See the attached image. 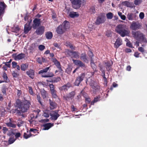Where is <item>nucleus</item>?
<instances>
[{"instance_id": "obj_1", "label": "nucleus", "mask_w": 147, "mask_h": 147, "mask_svg": "<svg viewBox=\"0 0 147 147\" xmlns=\"http://www.w3.org/2000/svg\"><path fill=\"white\" fill-rule=\"evenodd\" d=\"M16 103L18 109L15 110V112L18 115H21L22 113L26 112L29 109L30 103V101L26 100H24L22 102L17 99Z\"/></svg>"}, {"instance_id": "obj_2", "label": "nucleus", "mask_w": 147, "mask_h": 147, "mask_svg": "<svg viewBox=\"0 0 147 147\" xmlns=\"http://www.w3.org/2000/svg\"><path fill=\"white\" fill-rule=\"evenodd\" d=\"M116 32L122 37L129 36L130 32L126 25L119 24L116 27Z\"/></svg>"}, {"instance_id": "obj_3", "label": "nucleus", "mask_w": 147, "mask_h": 147, "mask_svg": "<svg viewBox=\"0 0 147 147\" xmlns=\"http://www.w3.org/2000/svg\"><path fill=\"white\" fill-rule=\"evenodd\" d=\"M132 34L134 37L140 41H144L145 40L144 36L140 32L132 31Z\"/></svg>"}, {"instance_id": "obj_4", "label": "nucleus", "mask_w": 147, "mask_h": 147, "mask_svg": "<svg viewBox=\"0 0 147 147\" xmlns=\"http://www.w3.org/2000/svg\"><path fill=\"white\" fill-rule=\"evenodd\" d=\"M49 69V67H47L45 69L41 70L39 72V74H41L42 77L44 78L51 77L53 76V74L52 73H49L47 75H44L43 74L47 72Z\"/></svg>"}, {"instance_id": "obj_5", "label": "nucleus", "mask_w": 147, "mask_h": 147, "mask_svg": "<svg viewBox=\"0 0 147 147\" xmlns=\"http://www.w3.org/2000/svg\"><path fill=\"white\" fill-rule=\"evenodd\" d=\"M72 3L73 7L75 9L80 8L83 0H70Z\"/></svg>"}, {"instance_id": "obj_6", "label": "nucleus", "mask_w": 147, "mask_h": 147, "mask_svg": "<svg viewBox=\"0 0 147 147\" xmlns=\"http://www.w3.org/2000/svg\"><path fill=\"white\" fill-rule=\"evenodd\" d=\"M141 26H142L140 23L133 22L131 24L130 28L133 30H135L140 28Z\"/></svg>"}, {"instance_id": "obj_7", "label": "nucleus", "mask_w": 147, "mask_h": 147, "mask_svg": "<svg viewBox=\"0 0 147 147\" xmlns=\"http://www.w3.org/2000/svg\"><path fill=\"white\" fill-rule=\"evenodd\" d=\"M106 20V18L105 16H98L96 22V23L97 24H100L103 23Z\"/></svg>"}, {"instance_id": "obj_8", "label": "nucleus", "mask_w": 147, "mask_h": 147, "mask_svg": "<svg viewBox=\"0 0 147 147\" xmlns=\"http://www.w3.org/2000/svg\"><path fill=\"white\" fill-rule=\"evenodd\" d=\"M13 57L16 60L21 59L25 57V55L23 53H20L17 55L16 54H13L12 55Z\"/></svg>"}, {"instance_id": "obj_9", "label": "nucleus", "mask_w": 147, "mask_h": 147, "mask_svg": "<svg viewBox=\"0 0 147 147\" xmlns=\"http://www.w3.org/2000/svg\"><path fill=\"white\" fill-rule=\"evenodd\" d=\"M85 77V74H82L81 76L78 77L76 80L75 84L78 86L80 83L83 80Z\"/></svg>"}, {"instance_id": "obj_10", "label": "nucleus", "mask_w": 147, "mask_h": 147, "mask_svg": "<svg viewBox=\"0 0 147 147\" xmlns=\"http://www.w3.org/2000/svg\"><path fill=\"white\" fill-rule=\"evenodd\" d=\"M56 31L58 34H61L66 31L63 28V25H60L57 28Z\"/></svg>"}, {"instance_id": "obj_11", "label": "nucleus", "mask_w": 147, "mask_h": 147, "mask_svg": "<svg viewBox=\"0 0 147 147\" xmlns=\"http://www.w3.org/2000/svg\"><path fill=\"white\" fill-rule=\"evenodd\" d=\"M127 18L129 20H136L137 16L135 13H129L127 15Z\"/></svg>"}, {"instance_id": "obj_12", "label": "nucleus", "mask_w": 147, "mask_h": 147, "mask_svg": "<svg viewBox=\"0 0 147 147\" xmlns=\"http://www.w3.org/2000/svg\"><path fill=\"white\" fill-rule=\"evenodd\" d=\"M50 116H51V118L52 120H55L59 117V115L57 111H53L50 114Z\"/></svg>"}, {"instance_id": "obj_13", "label": "nucleus", "mask_w": 147, "mask_h": 147, "mask_svg": "<svg viewBox=\"0 0 147 147\" xmlns=\"http://www.w3.org/2000/svg\"><path fill=\"white\" fill-rule=\"evenodd\" d=\"M45 28V27L42 26L39 27L36 29V33L38 35L42 34L44 32Z\"/></svg>"}, {"instance_id": "obj_14", "label": "nucleus", "mask_w": 147, "mask_h": 147, "mask_svg": "<svg viewBox=\"0 0 147 147\" xmlns=\"http://www.w3.org/2000/svg\"><path fill=\"white\" fill-rule=\"evenodd\" d=\"M40 20L39 19H35L33 21L32 27L33 28L35 29L40 24Z\"/></svg>"}, {"instance_id": "obj_15", "label": "nucleus", "mask_w": 147, "mask_h": 147, "mask_svg": "<svg viewBox=\"0 0 147 147\" xmlns=\"http://www.w3.org/2000/svg\"><path fill=\"white\" fill-rule=\"evenodd\" d=\"M72 60L75 65L80 67H85L84 64L81 61L77 60H75L74 59H73Z\"/></svg>"}, {"instance_id": "obj_16", "label": "nucleus", "mask_w": 147, "mask_h": 147, "mask_svg": "<svg viewBox=\"0 0 147 147\" xmlns=\"http://www.w3.org/2000/svg\"><path fill=\"white\" fill-rule=\"evenodd\" d=\"M35 71L34 70L30 69L26 72V74L32 79L34 78Z\"/></svg>"}, {"instance_id": "obj_17", "label": "nucleus", "mask_w": 147, "mask_h": 147, "mask_svg": "<svg viewBox=\"0 0 147 147\" xmlns=\"http://www.w3.org/2000/svg\"><path fill=\"white\" fill-rule=\"evenodd\" d=\"M122 44V40L119 38L116 40L114 44V47L116 48H118Z\"/></svg>"}, {"instance_id": "obj_18", "label": "nucleus", "mask_w": 147, "mask_h": 147, "mask_svg": "<svg viewBox=\"0 0 147 147\" xmlns=\"http://www.w3.org/2000/svg\"><path fill=\"white\" fill-rule=\"evenodd\" d=\"M62 25H63V28L65 31L68 29L70 28L69 23L67 21L65 20L64 21Z\"/></svg>"}, {"instance_id": "obj_19", "label": "nucleus", "mask_w": 147, "mask_h": 147, "mask_svg": "<svg viewBox=\"0 0 147 147\" xmlns=\"http://www.w3.org/2000/svg\"><path fill=\"white\" fill-rule=\"evenodd\" d=\"M6 7V5L3 2L0 3V16L3 13V11Z\"/></svg>"}, {"instance_id": "obj_20", "label": "nucleus", "mask_w": 147, "mask_h": 147, "mask_svg": "<svg viewBox=\"0 0 147 147\" xmlns=\"http://www.w3.org/2000/svg\"><path fill=\"white\" fill-rule=\"evenodd\" d=\"M75 94L74 92H72L70 93L69 94L64 96L63 97L66 100H68L69 98H72L74 97Z\"/></svg>"}, {"instance_id": "obj_21", "label": "nucleus", "mask_w": 147, "mask_h": 147, "mask_svg": "<svg viewBox=\"0 0 147 147\" xmlns=\"http://www.w3.org/2000/svg\"><path fill=\"white\" fill-rule=\"evenodd\" d=\"M53 61L54 63L55 64L59 69L62 70L61 65L59 62L55 58L53 59Z\"/></svg>"}, {"instance_id": "obj_22", "label": "nucleus", "mask_w": 147, "mask_h": 147, "mask_svg": "<svg viewBox=\"0 0 147 147\" xmlns=\"http://www.w3.org/2000/svg\"><path fill=\"white\" fill-rule=\"evenodd\" d=\"M53 124H51V123H48L45 124H44L43 125L44 128L43 129L45 130H48L52 126H53Z\"/></svg>"}, {"instance_id": "obj_23", "label": "nucleus", "mask_w": 147, "mask_h": 147, "mask_svg": "<svg viewBox=\"0 0 147 147\" xmlns=\"http://www.w3.org/2000/svg\"><path fill=\"white\" fill-rule=\"evenodd\" d=\"M80 53L78 52L72 51L71 57L78 59L79 58Z\"/></svg>"}, {"instance_id": "obj_24", "label": "nucleus", "mask_w": 147, "mask_h": 147, "mask_svg": "<svg viewBox=\"0 0 147 147\" xmlns=\"http://www.w3.org/2000/svg\"><path fill=\"white\" fill-rule=\"evenodd\" d=\"M80 59L81 60L84 62H87L88 61L86 54L85 53L81 54L80 56Z\"/></svg>"}, {"instance_id": "obj_25", "label": "nucleus", "mask_w": 147, "mask_h": 147, "mask_svg": "<svg viewBox=\"0 0 147 147\" xmlns=\"http://www.w3.org/2000/svg\"><path fill=\"white\" fill-rule=\"evenodd\" d=\"M31 29V27L30 26L29 24H26L24 27V33L25 34L27 33Z\"/></svg>"}, {"instance_id": "obj_26", "label": "nucleus", "mask_w": 147, "mask_h": 147, "mask_svg": "<svg viewBox=\"0 0 147 147\" xmlns=\"http://www.w3.org/2000/svg\"><path fill=\"white\" fill-rule=\"evenodd\" d=\"M106 67L107 69L108 70H109L111 68V66L113 64L112 62L111 61H108L105 63Z\"/></svg>"}, {"instance_id": "obj_27", "label": "nucleus", "mask_w": 147, "mask_h": 147, "mask_svg": "<svg viewBox=\"0 0 147 147\" xmlns=\"http://www.w3.org/2000/svg\"><path fill=\"white\" fill-rule=\"evenodd\" d=\"M9 119L10 122L5 123L7 126L8 127L15 128L16 127V125L15 124L11 122V119L10 118Z\"/></svg>"}, {"instance_id": "obj_28", "label": "nucleus", "mask_w": 147, "mask_h": 147, "mask_svg": "<svg viewBox=\"0 0 147 147\" xmlns=\"http://www.w3.org/2000/svg\"><path fill=\"white\" fill-rule=\"evenodd\" d=\"M43 114L42 116L46 118L49 117L50 114L49 111L48 110H45L43 111Z\"/></svg>"}, {"instance_id": "obj_29", "label": "nucleus", "mask_w": 147, "mask_h": 147, "mask_svg": "<svg viewBox=\"0 0 147 147\" xmlns=\"http://www.w3.org/2000/svg\"><path fill=\"white\" fill-rule=\"evenodd\" d=\"M71 86L69 84H67L64 85L62 86L61 89L62 90H63L65 91L66 90H67L69 87Z\"/></svg>"}, {"instance_id": "obj_30", "label": "nucleus", "mask_w": 147, "mask_h": 147, "mask_svg": "<svg viewBox=\"0 0 147 147\" xmlns=\"http://www.w3.org/2000/svg\"><path fill=\"white\" fill-rule=\"evenodd\" d=\"M79 15L78 13L74 12H71L69 14L70 17L72 18L77 17Z\"/></svg>"}, {"instance_id": "obj_31", "label": "nucleus", "mask_w": 147, "mask_h": 147, "mask_svg": "<svg viewBox=\"0 0 147 147\" xmlns=\"http://www.w3.org/2000/svg\"><path fill=\"white\" fill-rule=\"evenodd\" d=\"M122 4L128 7H131L132 5L131 3L127 1H125L122 2Z\"/></svg>"}, {"instance_id": "obj_32", "label": "nucleus", "mask_w": 147, "mask_h": 147, "mask_svg": "<svg viewBox=\"0 0 147 147\" xmlns=\"http://www.w3.org/2000/svg\"><path fill=\"white\" fill-rule=\"evenodd\" d=\"M46 38L48 39H51L53 36V34L51 32H48L46 34Z\"/></svg>"}, {"instance_id": "obj_33", "label": "nucleus", "mask_w": 147, "mask_h": 147, "mask_svg": "<svg viewBox=\"0 0 147 147\" xmlns=\"http://www.w3.org/2000/svg\"><path fill=\"white\" fill-rule=\"evenodd\" d=\"M72 51H69L68 49H65V54L67 56H70L71 57Z\"/></svg>"}, {"instance_id": "obj_34", "label": "nucleus", "mask_w": 147, "mask_h": 147, "mask_svg": "<svg viewBox=\"0 0 147 147\" xmlns=\"http://www.w3.org/2000/svg\"><path fill=\"white\" fill-rule=\"evenodd\" d=\"M20 29L18 26H14L12 29V32H16V33L18 32L19 31Z\"/></svg>"}, {"instance_id": "obj_35", "label": "nucleus", "mask_w": 147, "mask_h": 147, "mask_svg": "<svg viewBox=\"0 0 147 147\" xmlns=\"http://www.w3.org/2000/svg\"><path fill=\"white\" fill-rule=\"evenodd\" d=\"M50 108L51 109H55L56 107V105L55 103L51 102V100H50Z\"/></svg>"}, {"instance_id": "obj_36", "label": "nucleus", "mask_w": 147, "mask_h": 147, "mask_svg": "<svg viewBox=\"0 0 147 147\" xmlns=\"http://www.w3.org/2000/svg\"><path fill=\"white\" fill-rule=\"evenodd\" d=\"M91 65L93 69L94 70H96V66L95 64L93 61L92 59H91Z\"/></svg>"}, {"instance_id": "obj_37", "label": "nucleus", "mask_w": 147, "mask_h": 147, "mask_svg": "<svg viewBox=\"0 0 147 147\" xmlns=\"http://www.w3.org/2000/svg\"><path fill=\"white\" fill-rule=\"evenodd\" d=\"M106 16L108 19H111L113 17V14L111 12H109L106 14Z\"/></svg>"}, {"instance_id": "obj_38", "label": "nucleus", "mask_w": 147, "mask_h": 147, "mask_svg": "<svg viewBox=\"0 0 147 147\" xmlns=\"http://www.w3.org/2000/svg\"><path fill=\"white\" fill-rule=\"evenodd\" d=\"M92 84L91 83H90V86L92 87L95 90H96V88L98 89V86H96L94 84V81H92Z\"/></svg>"}, {"instance_id": "obj_39", "label": "nucleus", "mask_w": 147, "mask_h": 147, "mask_svg": "<svg viewBox=\"0 0 147 147\" xmlns=\"http://www.w3.org/2000/svg\"><path fill=\"white\" fill-rule=\"evenodd\" d=\"M41 93L42 97L44 98H45L47 96V92L44 89L42 90L41 91Z\"/></svg>"}, {"instance_id": "obj_40", "label": "nucleus", "mask_w": 147, "mask_h": 147, "mask_svg": "<svg viewBox=\"0 0 147 147\" xmlns=\"http://www.w3.org/2000/svg\"><path fill=\"white\" fill-rule=\"evenodd\" d=\"M28 67V65L26 64H23L21 65V69L22 71H25Z\"/></svg>"}, {"instance_id": "obj_41", "label": "nucleus", "mask_w": 147, "mask_h": 147, "mask_svg": "<svg viewBox=\"0 0 147 147\" xmlns=\"http://www.w3.org/2000/svg\"><path fill=\"white\" fill-rule=\"evenodd\" d=\"M65 45L66 46L69 47L71 49H75V47H74L69 42H66L65 43Z\"/></svg>"}, {"instance_id": "obj_42", "label": "nucleus", "mask_w": 147, "mask_h": 147, "mask_svg": "<svg viewBox=\"0 0 147 147\" xmlns=\"http://www.w3.org/2000/svg\"><path fill=\"white\" fill-rule=\"evenodd\" d=\"M2 77L4 80L3 81L5 82H7L8 80V77L6 74L5 72H4L3 73Z\"/></svg>"}, {"instance_id": "obj_43", "label": "nucleus", "mask_w": 147, "mask_h": 147, "mask_svg": "<svg viewBox=\"0 0 147 147\" xmlns=\"http://www.w3.org/2000/svg\"><path fill=\"white\" fill-rule=\"evenodd\" d=\"M72 68L71 66H68V67L66 69V71L67 74H69L72 70Z\"/></svg>"}, {"instance_id": "obj_44", "label": "nucleus", "mask_w": 147, "mask_h": 147, "mask_svg": "<svg viewBox=\"0 0 147 147\" xmlns=\"http://www.w3.org/2000/svg\"><path fill=\"white\" fill-rule=\"evenodd\" d=\"M24 121L20 120H18V122L17 123V125L18 127H20L24 123Z\"/></svg>"}, {"instance_id": "obj_45", "label": "nucleus", "mask_w": 147, "mask_h": 147, "mask_svg": "<svg viewBox=\"0 0 147 147\" xmlns=\"http://www.w3.org/2000/svg\"><path fill=\"white\" fill-rule=\"evenodd\" d=\"M31 136V134L30 133H29L28 134L26 133H25L24 135V138L26 139L30 138Z\"/></svg>"}, {"instance_id": "obj_46", "label": "nucleus", "mask_w": 147, "mask_h": 147, "mask_svg": "<svg viewBox=\"0 0 147 147\" xmlns=\"http://www.w3.org/2000/svg\"><path fill=\"white\" fill-rule=\"evenodd\" d=\"M15 140L14 137L10 138L8 142L9 144H11L13 143Z\"/></svg>"}, {"instance_id": "obj_47", "label": "nucleus", "mask_w": 147, "mask_h": 147, "mask_svg": "<svg viewBox=\"0 0 147 147\" xmlns=\"http://www.w3.org/2000/svg\"><path fill=\"white\" fill-rule=\"evenodd\" d=\"M142 1V0H135L134 1V3L136 5H138L141 3Z\"/></svg>"}, {"instance_id": "obj_48", "label": "nucleus", "mask_w": 147, "mask_h": 147, "mask_svg": "<svg viewBox=\"0 0 147 147\" xmlns=\"http://www.w3.org/2000/svg\"><path fill=\"white\" fill-rule=\"evenodd\" d=\"M6 88L5 87H2L1 91L3 93V94L6 95Z\"/></svg>"}, {"instance_id": "obj_49", "label": "nucleus", "mask_w": 147, "mask_h": 147, "mask_svg": "<svg viewBox=\"0 0 147 147\" xmlns=\"http://www.w3.org/2000/svg\"><path fill=\"white\" fill-rule=\"evenodd\" d=\"M99 67L100 68V70L102 71V73H104L105 72V71L103 69V67L102 66V65L100 64H99Z\"/></svg>"}, {"instance_id": "obj_50", "label": "nucleus", "mask_w": 147, "mask_h": 147, "mask_svg": "<svg viewBox=\"0 0 147 147\" xmlns=\"http://www.w3.org/2000/svg\"><path fill=\"white\" fill-rule=\"evenodd\" d=\"M45 48V47L44 45H40L38 46L39 49L41 51L44 50Z\"/></svg>"}, {"instance_id": "obj_51", "label": "nucleus", "mask_w": 147, "mask_h": 147, "mask_svg": "<svg viewBox=\"0 0 147 147\" xmlns=\"http://www.w3.org/2000/svg\"><path fill=\"white\" fill-rule=\"evenodd\" d=\"M51 93L52 94L54 98H56L57 96L56 94V91L55 90L54 91H51Z\"/></svg>"}, {"instance_id": "obj_52", "label": "nucleus", "mask_w": 147, "mask_h": 147, "mask_svg": "<svg viewBox=\"0 0 147 147\" xmlns=\"http://www.w3.org/2000/svg\"><path fill=\"white\" fill-rule=\"evenodd\" d=\"M139 18L141 19H142L144 18V14L143 12H140L139 15Z\"/></svg>"}, {"instance_id": "obj_53", "label": "nucleus", "mask_w": 147, "mask_h": 147, "mask_svg": "<svg viewBox=\"0 0 147 147\" xmlns=\"http://www.w3.org/2000/svg\"><path fill=\"white\" fill-rule=\"evenodd\" d=\"M2 130L3 131V133L4 134H5L8 131V129L5 127H3Z\"/></svg>"}, {"instance_id": "obj_54", "label": "nucleus", "mask_w": 147, "mask_h": 147, "mask_svg": "<svg viewBox=\"0 0 147 147\" xmlns=\"http://www.w3.org/2000/svg\"><path fill=\"white\" fill-rule=\"evenodd\" d=\"M37 61L39 64H42V58L40 57H38L37 59Z\"/></svg>"}, {"instance_id": "obj_55", "label": "nucleus", "mask_w": 147, "mask_h": 147, "mask_svg": "<svg viewBox=\"0 0 147 147\" xmlns=\"http://www.w3.org/2000/svg\"><path fill=\"white\" fill-rule=\"evenodd\" d=\"M138 50L139 51L141 52L142 53H144V49L141 47H139L138 48Z\"/></svg>"}, {"instance_id": "obj_56", "label": "nucleus", "mask_w": 147, "mask_h": 147, "mask_svg": "<svg viewBox=\"0 0 147 147\" xmlns=\"http://www.w3.org/2000/svg\"><path fill=\"white\" fill-rule=\"evenodd\" d=\"M12 67L13 68H15L16 67L17 65V63L13 61L12 62Z\"/></svg>"}, {"instance_id": "obj_57", "label": "nucleus", "mask_w": 147, "mask_h": 147, "mask_svg": "<svg viewBox=\"0 0 147 147\" xmlns=\"http://www.w3.org/2000/svg\"><path fill=\"white\" fill-rule=\"evenodd\" d=\"M53 45L55 47L58 48L59 49H60V46L57 43H54L53 44Z\"/></svg>"}, {"instance_id": "obj_58", "label": "nucleus", "mask_w": 147, "mask_h": 147, "mask_svg": "<svg viewBox=\"0 0 147 147\" xmlns=\"http://www.w3.org/2000/svg\"><path fill=\"white\" fill-rule=\"evenodd\" d=\"M50 90L51 91L55 90L54 89V86L53 84H50L49 85Z\"/></svg>"}, {"instance_id": "obj_59", "label": "nucleus", "mask_w": 147, "mask_h": 147, "mask_svg": "<svg viewBox=\"0 0 147 147\" xmlns=\"http://www.w3.org/2000/svg\"><path fill=\"white\" fill-rule=\"evenodd\" d=\"M21 136V134L19 132L16 133L15 134V136L16 138H18Z\"/></svg>"}, {"instance_id": "obj_60", "label": "nucleus", "mask_w": 147, "mask_h": 147, "mask_svg": "<svg viewBox=\"0 0 147 147\" xmlns=\"http://www.w3.org/2000/svg\"><path fill=\"white\" fill-rule=\"evenodd\" d=\"M29 92L31 94H33V92L32 89L31 87H29Z\"/></svg>"}, {"instance_id": "obj_61", "label": "nucleus", "mask_w": 147, "mask_h": 147, "mask_svg": "<svg viewBox=\"0 0 147 147\" xmlns=\"http://www.w3.org/2000/svg\"><path fill=\"white\" fill-rule=\"evenodd\" d=\"M37 99L38 100V101L41 104V105H42L41 102L40 101L41 98L39 95H37Z\"/></svg>"}, {"instance_id": "obj_62", "label": "nucleus", "mask_w": 147, "mask_h": 147, "mask_svg": "<svg viewBox=\"0 0 147 147\" xmlns=\"http://www.w3.org/2000/svg\"><path fill=\"white\" fill-rule=\"evenodd\" d=\"M88 53L89 57L90 58H91L93 56L92 52L91 51H89L88 52Z\"/></svg>"}, {"instance_id": "obj_63", "label": "nucleus", "mask_w": 147, "mask_h": 147, "mask_svg": "<svg viewBox=\"0 0 147 147\" xmlns=\"http://www.w3.org/2000/svg\"><path fill=\"white\" fill-rule=\"evenodd\" d=\"M126 46L129 47H131L132 45L129 41L127 42L126 43Z\"/></svg>"}, {"instance_id": "obj_64", "label": "nucleus", "mask_w": 147, "mask_h": 147, "mask_svg": "<svg viewBox=\"0 0 147 147\" xmlns=\"http://www.w3.org/2000/svg\"><path fill=\"white\" fill-rule=\"evenodd\" d=\"M90 12L91 13H94L95 11V9L93 8H91L89 10Z\"/></svg>"}]
</instances>
